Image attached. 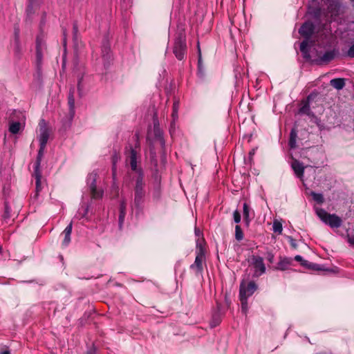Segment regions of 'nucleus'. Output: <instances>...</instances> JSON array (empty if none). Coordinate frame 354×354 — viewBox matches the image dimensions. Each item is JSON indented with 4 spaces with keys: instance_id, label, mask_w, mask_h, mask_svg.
<instances>
[{
    "instance_id": "f257e3e1",
    "label": "nucleus",
    "mask_w": 354,
    "mask_h": 354,
    "mask_svg": "<svg viewBox=\"0 0 354 354\" xmlns=\"http://www.w3.org/2000/svg\"><path fill=\"white\" fill-rule=\"evenodd\" d=\"M315 26L312 22H305L299 28V34L305 37V39L300 44V50L302 53L304 57L306 59L310 58V54L309 52V41L308 39L314 32Z\"/></svg>"
},
{
    "instance_id": "f03ea898",
    "label": "nucleus",
    "mask_w": 354,
    "mask_h": 354,
    "mask_svg": "<svg viewBox=\"0 0 354 354\" xmlns=\"http://www.w3.org/2000/svg\"><path fill=\"white\" fill-rule=\"evenodd\" d=\"M187 49L186 37L183 33H179L174 39L173 53L177 59L181 61L186 57Z\"/></svg>"
},
{
    "instance_id": "7ed1b4c3",
    "label": "nucleus",
    "mask_w": 354,
    "mask_h": 354,
    "mask_svg": "<svg viewBox=\"0 0 354 354\" xmlns=\"http://www.w3.org/2000/svg\"><path fill=\"white\" fill-rule=\"evenodd\" d=\"M145 183L143 180V174L140 171V175H138L135 186V198H134V205L136 208H140L145 201V191L144 189Z\"/></svg>"
},
{
    "instance_id": "20e7f679",
    "label": "nucleus",
    "mask_w": 354,
    "mask_h": 354,
    "mask_svg": "<svg viewBox=\"0 0 354 354\" xmlns=\"http://www.w3.org/2000/svg\"><path fill=\"white\" fill-rule=\"evenodd\" d=\"M316 213L323 222L328 225L332 228H337L342 225V219L335 214H328L322 208H317L316 209Z\"/></svg>"
},
{
    "instance_id": "39448f33",
    "label": "nucleus",
    "mask_w": 354,
    "mask_h": 354,
    "mask_svg": "<svg viewBox=\"0 0 354 354\" xmlns=\"http://www.w3.org/2000/svg\"><path fill=\"white\" fill-rule=\"evenodd\" d=\"M196 256L194 263L190 266V269L196 275L201 274L203 271V264L205 262V249L201 246H197Z\"/></svg>"
},
{
    "instance_id": "423d86ee",
    "label": "nucleus",
    "mask_w": 354,
    "mask_h": 354,
    "mask_svg": "<svg viewBox=\"0 0 354 354\" xmlns=\"http://www.w3.org/2000/svg\"><path fill=\"white\" fill-rule=\"evenodd\" d=\"M97 173L95 171L90 173L86 178V183L89 187L90 193L91 198L93 199H100L103 196L104 192L102 189H97Z\"/></svg>"
},
{
    "instance_id": "0eeeda50",
    "label": "nucleus",
    "mask_w": 354,
    "mask_h": 354,
    "mask_svg": "<svg viewBox=\"0 0 354 354\" xmlns=\"http://www.w3.org/2000/svg\"><path fill=\"white\" fill-rule=\"evenodd\" d=\"M49 138V133L48 129L45 127H40V134H39V149L38 151L37 160L35 162H37L38 165H41L42 156L44 155V151L46 148V143L48 142Z\"/></svg>"
},
{
    "instance_id": "6e6552de",
    "label": "nucleus",
    "mask_w": 354,
    "mask_h": 354,
    "mask_svg": "<svg viewBox=\"0 0 354 354\" xmlns=\"http://www.w3.org/2000/svg\"><path fill=\"white\" fill-rule=\"evenodd\" d=\"M257 286L254 281H241L239 288V297L248 299L257 290Z\"/></svg>"
},
{
    "instance_id": "1a4fd4ad",
    "label": "nucleus",
    "mask_w": 354,
    "mask_h": 354,
    "mask_svg": "<svg viewBox=\"0 0 354 354\" xmlns=\"http://www.w3.org/2000/svg\"><path fill=\"white\" fill-rule=\"evenodd\" d=\"M127 158L129 160L131 168L133 171L138 172V175H140V171L141 172L142 169L138 167V160L140 158V155L138 152L132 147V146L129 147V149L126 151Z\"/></svg>"
},
{
    "instance_id": "9d476101",
    "label": "nucleus",
    "mask_w": 354,
    "mask_h": 354,
    "mask_svg": "<svg viewBox=\"0 0 354 354\" xmlns=\"http://www.w3.org/2000/svg\"><path fill=\"white\" fill-rule=\"evenodd\" d=\"M250 264L254 267V276L259 277L266 272V266L263 259L259 256H252L250 259Z\"/></svg>"
},
{
    "instance_id": "9b49d317",
    "label": "nucleus",
    "mask_w": 354,
    "mask_h": 354,
    "mask_svg": "<svg viewBox=\"0 0 354 354\" xmlns=\"http://www.w3.org/2000/svg\"><path fill=\"white\" fill-rule=\"evenodd\" d=\"M328 5L327 14L330 15L331 20H335L339 14L340 5L338 0H322Z\"/></svg>"
},
{
    "instance_id": "f8f14e48",
    "label": "nucleus",
    "mask_w": 354,
    "mask_h": 354,
    "mask_svg": "<svg viewBox=\"0 0 354 354\" xmlns=\"http://www.w3.org/2000/svg\"><path fill=\"white\" fill-rule=\"evenodd\" d=\"M40 165H37V162L35 163V169L33 173V176L35 178V192L32 196L33 199L37 200L38 198L39 192L42 189L41 179V174L39 169Z\"/></svg>"
},
{
    "instance_id": "ddd939ff",
    "label": "nucleus",
    "mask_w": 354,
    "mask_h": 354,
    "mask_svg": "<svg viewBox=\"0 0 354 354\" xmlns=\"http://www.w3.org/2000/svg\"><path fill=\"white\" fill-rule=\"evenodd\" d=\"M334 58V53L332 51H327L324 53L322 55H318L317 58L313 59V56L310 55V59L312 62L321 64L324 62H328Z\"/></svg>"
},
{
    "instance_id": "4468645a",
    "label": "nucleus",
    "mask_w": 354,
    "mask_h": 354,
    "mask_svg": "<svg viewBox=\"0 0 354 354\" xmlns=\"http://www.w3.org/2000/svg\"><path fill=\"white\" fill-rule=\"evenodd\" d=\"M28 1L26 14L28 17H30L39 9L42 0H28Z\"/></svg>"
},
{
    "instance_id": "2eb2a0df",
    "label": "nucleus",
    "mask_w": 354,
    "mask_h": 354,
    "mask_svg": "<svg viewBox=\"0 0 354 354\" xmlns=\"http://www.w3.org/2000/svg\"><path fill=\"white\" fill-rule=\"evenodd\" d=\"M292 169H293L295 175L301 178L304 176L305 167L301 162L297 160H293L291 164Z\"/></svg>"
},
{
    "instance_id": "dca6fc26",
    "label": "nucleus",
    "mask_w": 354,
    "mask_h": 354,
    "mask_svg": "<svg viewBox=\"0 0 354 354\" xmlns=\"http://www.w3.org/2000/svg\"><path fill=\"white\" fill-rule=\"evenodd\" d=\"M292 264V259L289 257H280L277 263V269L280 270H286Z\"/></svg>"
},
{
    "instance_id": "f3484780",
    "label": "nucleus",
    "mask_w": 354,
    "mask_h": 354,
    "mask_svg": "<svg viewBox=\"0 0 354 354\" xmlns=\"http://www.w3.org/2000/svg\"><path fill=\"white\" fill-rule=\"evenodd\" d=\"M73 224L71 222L64 229L62 234L64 235V239L62 244L64 246H67L71 242V235L72 232Z\"/></svg>"
},
{
    "instance_id": "a211bd4d",
    "label": "nucleus",
    "mask_w": 354,
    "mask_h": 354,
    "mask_svg": "<svg viewBox=\"0 0 354 354\" xmlns=\"http://www.w3.org/2000/svg\"><path fill=\"white\" fill-rule=\"evenodd\" d=\"M243 214L244 222L247 226H249L250 223L252 218H250V216L252 209L247 203H243Z\"/></svg>"
},
{
    "instance_id": "6ab92c4d",
    "label": "nucleus",
    "mask_w": 354,
    "mask_h": 354,
    "mask_svg": "<svg viewBox=\"0 0 354 354\" xmlns=\"http://www.w3.org/2000/svg\"><path fill=\"white\" fill-rule=\"evenodd\" d=\"M68 104L69 106V111L71 115L75 114V97H74V88L71 89L68 97Z\"/></svg>"
},
{
    "instance_id": "aec40b11",
    "label": "nucleus",
    "mask_w": 354,
    "mask_h": 354,
    "mask_svg": "<svg viewBox=\"0 0 354 354\" xmlns=\"http://www.w3.org/2000/svg\"><path fill=\"white\" fill-rule=\"evenodd\" d=\"M330 84L337 90L342 89L345 86V80L344 78H335L330 80Z\"/></svg>"
},
{
    "instance_id": "412c9836",
    "label": "nucleus",
    "mask_w": 354,
    "mask_h": 354,
    "mask_svg": "<svg viewBox=\"0 0 354 354\" xmlns=\"http://www.w3.org/2000/svg\"><path fill=\"white\" fill-rule=\"evenodd\" d=\"M126 215V203L122 201L120 205L119 224L121 226Z\"/></svg>"
},
{
    "instance_id": "4be33fe9",
    "label": "nucleus",
    "mask_w": 354,
    "mask_h": 354,
    "mask_svg": "<svg viewBox=\"0 0 354 354\" xmlns=\"http://www.w3.org/2000/svg\"><path fill=\"white\" fill-rule=\"evenodd\" d=\"M21 127V123L19 122H12L9 127V131L13 134H17L19 132Z\"/></svg>"
},
{
    "instance_id": "5701e85b",
    "label": "nucleus",
    "mask_w": 354,
    "mask_h": 354,
    "mask_svg": "<svg viewBox=\"0 0 354 354\" xmlns=\"http://www.w3.org/2000/svg\"><path fill=\"white\" fill-rule=\"evenodd\" d=\"M15 53L17 55H20L21 53V48L19 41V32L15 31Z\"/></svg>"
},
{
    "instance_id": "b1692460",
    "label": "nucleus",
    "mask_w": 354,
    "mask_h": 354,
    "mask_svg": "<svg viewBox=\"0 0 354 354\" xmlns=\"http://www.w3.org/2000/svg\"><path fill=\"white\" fill-rule=\"evenodd\" d=\"M297 132L295 129H292L290 132V140H289V145L290 148L296 147V140H297Z\"/></svg>"
},
{
    "instance_id": "393cba45",
    "label": "nucleus",
    "mask_w": 354,
    "mask_h": 354,
    "mask_svg": "<svg viewBox=\"0 0 354 354\" xmlns=\"http://www.w3.org/2000/svg\"><path fill=\"white\" fill-rule=\"evenodd\" d=\"M272 230L274 232L281 234L283 231L281 223L277 220H274L272 225Z\"/></svg>"
},
{
    "instance_id": "a878e982",
    "label": "nucleus",
    "mask_w": 354,
    "mask_h": 354,
    "mask_svg": "<svg viewBox=\"0 0 354 354\" xmlns=\"http://www.w3.org/2000/svg\"><path fill=\"white\" fill-rule=\"evenodd\" d=\"M119 159H120V155L116 151H115L114 154L112 156V163H113L112 170H113V179L115 178V170H116L115 165H116V162L119 160Z\"/></svg>"
},
{
    "instance_id": "bb28decb",
    "label": "nucleus",
    "mask_w": 354,
    "mask_h": 354,
    "mask_svg": "<svg viewBox=\"0 0 354 354\" xmlns=\"http://www.w3.org/2000/svg\"><path fill=\"white\" fill-rule=\"evenodd\" d=\"M301 266L306 268H308L311 270H319L321 268H319V265L310 263L309 261H304V263H301Z\"/></svg>"
},
{
    "instance_id": "cd10ccee",
    "label": "nucleus",
    "mask_w": 354,
    "mask_h": 354,
    "mask_svg": "<svg viewBox=\"0 0 354 354\" xmlns=\"http://www.w3.org/2000/svg\"><path fill=\"white\" fill-rule=\"evenodd\" d=\"M235 238L239 241L243 239V232L239 225H236L235 227Z\"/></svg>"
},
{
    "instance_id": "c85d7f7f",
    "label": "nucleus",
    "mask_w": 354,
    "mask_h": 354,
    "mask_svg": "<svg viewBox=\"0 0 354 354\" xmlns=\"http://www.w3.org/2000/svg\"><path fill=\"white\" fill-rule=\"evenodd\" d=\"M14 118H17L20 121H24L25 120V115L24 113L19 111L14 110L12 111V114L11 116V119H14Z\"/></svg>"
},
{
    "instance_id": "c756f323",
    "label": "nucleus",
    "mask_w": 354,
    "mask_h": 354,
    "mask_svg": "<svg viewBox=\"0 0 354 354\" xmlns=\"http://www.w3.org/2000/svg\"><path fill=\"white\" fill-rule=\"evenodd\" d=\"M311 196H313V200L319 204L323 203L324 201V196L322 194H317L313 192L311 193Z\"/></svg>"
},
{
    "instance_id": "7c9ffc66",
    "label": "nucleus",
    "mask_w": 354,
    "mask_h": 354,
    "mask_svg": "<svg viewBox=\"0 0 354 354\" xmlns=\"http://www.w3.org/2000/svg\"><path fill=\"white\" fill-rule=\"evenodd\" d=\"M241 304V309L244 313H246L248 309V299L245 297H239Z\"/></svg>"
},
{
    "instance_id": "2f4dec72",
    "label": "nucleus",
    "mask_w": 354,
    "mask_h": 354,
    "mask_svg": "<svg viewBox=\"0 0 354 354\" xmlns=\"http://www.w3.org/2000/svg\"><path fill=\"white\" fill-rule=\"evenodd\" d=\"M299 112L310 115L311 113V111L309 104L306 103L304 106H302V107H301L299 109Z\"/></svg>"
},
{
    "instance_id": "473e14b6",
    "label": "nucleus",
    "mask_w": 354,
    "mask_h": 354,
    "mask_svg": "<svg viewBox=\"0 0 354 354\" xmlns=\"http://www.w3.org/2000/svg\"><path fill=\"white\" fill-rule=\"evenodd\" d=\"M234 221L236 223H239L241 221V216L240 212L236 209L233 213Z\"/></svg>"
},
{
    "instance_id": "72a5a7b5",
    "label": "nucleus",
    "mask_w": 354,
    "mask_h": 354,
    "mask_svg": "<svg viewBox=\"0 0 354 354\" xmlns=\"http://www.w3.org/2000/svg\"><path fill=\"white\" fill-rule=\"evenodd\" d=\"M197 48H198V69L201 70V66H202V58H201V48H200L198 41V44H197Z\"/></svg>"
},
{
    "instance_id": "f704fd0d",
    "label": "nucleus",
    "mask_w": 354,
    "mask_h": 354,
    "mask_svg": "<svg viewBox=\"0 0 354 354\" xmlns=\"http://www.w3.org/2000/svg\"><path fill=\"white\" fill-rule=\"evenodd\" d=\"M178 109V102H174V104H173V113H172V117L174 119L177 117Z\"/></svg>"
},
{
    "instance_id": "c9c22d12",
    "label": "nucleus",
    "mask_w": 354,
    "mask_h": 354,
    "mask_svg": "<svg viewBox=\"0 0 354 354\" xmlns=\"http://www.w3.org/2000/svg\"><path fill=\"white\" fill-rule=\"evenodd\" d=\"M288 239L289 243H290V245L292 246V248H293L295 249L297 248V244L296 240L294 239L292 236H288Z\"/></svg>"
},
{
    "instance_id": "e433bc0d",
    "label": "nucleus",
    "mask_w": 354,
    "mask_h": 354,
    "mask_svg": "<svg viewBox=\"0 0 354 354\" xmlns=\"http://www.w3.org/2000/svg\"><path fill=\"white\" fill-rule=\"evenodd\" d=\"M112 191L114 192L115 196H118L119 195V187L115 182H113L112 185Z\"/></svg>"
},
{
    "instance_id": "4c0bfd02",
    "label": "nucleus",
    "mask_w": 354,
    "mask_h": 354,
    "mask_svg": "<svg viewBox=\"0 0 354 354\" xmlns=\"http://www.w3.org/2000/svg\"><path fill=\"white\" fill-rule=\"evenodd\" d=\"M37 59L38 62H41L42 55H41V52L38 45L37 46Z\"/></svg>"
},
{
    "instance_id": "58836bf2",
    "label": "nucleus",
    "mask_w": 354,
    "mask_h": 354,
    "mask_svg": "<svg viewBox=\"0 0 354 354\" xmlns=\"http://www.w3.org/2000/svg\"><path fill=\"white\" fill-rule=\"evenodd\" d=\"M347 55L350 57H354V44L349 48Z\"/></svg>"
},
{
    "instance_id": "ea45409f",
    "label": "nucleus",
    "mask_w": 354,
    "mask_h": 354,
    "mask_svg": "<svg viewBox=\"0 0 354 354\" xmlns=\"http://www.w3.org/2000/svg\"><path fill=\"white\" fill-rule=\"evenodd\" d=\"M295 260L298 262H300L301 264V263H304V261H307L306 260L303 259L302 257H301L300 255L295 256Z\"/></svg>"
},
{
    "instance_id": "a19ab883",
    "label": "nucleus",
    "mask_w": 354,
    "mask_h": 354,
    "mask_svg": "<svg viewBox=\"0 0 354 354\" xmlns=\"http://www.w3.org/2000/svg\"><path fill=\"white\" fill-rule=\"evenodd\" d=\"M348 241L350 244L354 246V235L348 236Z\"/></svg>"
},
{
    "instance_id": "79ce46f5",
    "label": "nucleus",
    "mask_w": 354,
    "mask_h": 354,
    "mask_svg": "<svg viewBox=\"0 0 354 354\" xmlns=\"http://www.w3.org/2000/svg\"><path fill=\"white\" fill-rule=\"evenodd\" d=\"M81 81H82V79H80L78 80V83H77V88H78L79 91H81Z\"/></svg>"
},
{
    "instance_id": "37998d69",
    "label": "nucleus",
    "mask_w": 354,
    "mask_h": 354,
    "mask_svg": "<svg viewBox=\"0 0 354 354\" xmlns=\"http://www.w3.org/2000/svg\"><path fill=\"white\" fill-rule=\"evenodd\" d=\"M0 354H10V351L8 350L1 351Z\"/></svg>"
},
{
    "instance_id": "c03bdc74",
    "label": "nucleus",
    "mask_w": 354,
    "mask_h": 354,
    "mask_svg": "<svg viewBox=\"0 0 354 354\" xmlns=\"http://www.w3.org/2000/svg\"><path fill=\"white\" fill-rule=\"evenodd\" d=\"M254 154V149H252L251 151H250L249 153V156L250 158H252V156Z\"/></svg>"
},
{
    "instance_id": "a18cd8bd",
    "label": "nucleus",
    "mask_w": 354,
    "mask_h": 354,
    "mask_svg": "<svg viewBox=\"0 0 354 354\" xmlns=\"http://www.w3.org/2000/svg\"><path fill=\"white\" fill-rule=\"evenodd\" d=\"M219 322H220V319H218L216 320V323H214V324H211V325H212V327H214V326H216L217 324H219Z\"/></svg>"
},
{
    "instance_id": "49530a36",
    "label": "nucleus",
    "mask_w": 354,
    "mask_h": 354,
    "mask_svg": "<svg viewBox=\"0 0 354 354\" xmlns=\"http://www.w3.org/2000/svg\"><path fill=\"white\" fill-rule=\"evenodd\" d=\"M73 29L75 32L77 31V26L75 24L73 26Z\"/></svg>"
},
{
    "instance_id": "de8ad7c7",
    "label": "nucleus",
    "mask_w": 354,
    "mask_h": 354,
    "mask_svg": "<svg viewBox=\"0 0 354 354\" xmlns=\"http://www.w3.org/2000/svg\"><path fill=\"white\" fill-rule=\"evenodd\" d=\"M272 259H273V255H272V256L269 258V261L272 262Z\"/></svg>"
},
{
    "instance_id": "09e8293b",
    "label": "nucleus",
    "mask_w": 354,
    "mask_h": 354,
    "mask_svg": "<svg viewBox=\"0 0 354 354\" xmlns=\"http://www.w3.org/2000/svg\"><path fill=\"white\" fill-rule=\"evenodd\" d=\"M87 354H92V353H87Z\"/></svg>"
}]
</instances>
